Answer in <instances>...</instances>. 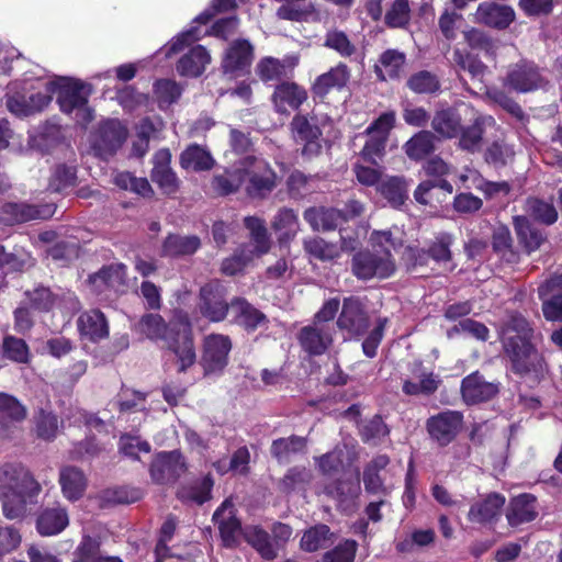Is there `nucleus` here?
<instances>
[{
	"label": "nucleus",
	"mask_w": 562,
	"mask_h": 562,
	"mask_svg": "<svg viewBox=\"0 0 562 562\" xmlns=\"http://www.w3.org/2000/svg\"><path fill=\"white\" fill-rule=\"evenodd\" d=\"M199 311L201 315L212 323L223 322L231 310V302L226 300V289L218 281H211L200 288Z\"/></svg>",
	"instance_id": "4468645a"
},
{
	"label": "nucleus",
	"mask_w": 562,
	"mask_h": 562,
	"mask_svg": "<svg viewBox=\"0 0 562 562\" xmlns=\"http://www.w3.org/2000/svg\"><path fill=\"white\" fill-rule=\"evenodd\" d=\"M304 250L313 258L321 261H329L340 256L336 244L328 243L322 237H311L303 243Z\"/></svg>",
	"instance_id": "4d7b16f0"
},
{
	"label": "nucleus",
	"mask_w": 562,
	"mask_h": 562,
	"mask_svg": "<svg viewBox=\"0 0 562 562\" xmlns=\"http://www.w3.org/2000/svg\"><path fill=\"white\" fill-rule=\"evenodd\" d=\"M188 470L179 450L158 452L149 467L151 480L157 484L176 483Z\"/></svg>",
	"instance_id": "f3484780"
},
{
	"label": "nucleus",
	"mask_w": 562,
	"mask_h": 562,
	"mask_svg": "<svg viewBox=\"0 0 562 562\" xmlns=\"http://www.w3.org/2000/svg\"><path fill=\"white\" fill-rule=\"evenodd\" d=\"M513 225L518 245L526 255H530L538 250L547 240V235L536 227L526 216H514Z\"/></svg>",
	"instance_id": "7c9ffc66"
},
{
	"label": "nucleus",
	"mask_w": 562,
	"mask_h": 562,
	"mask_svg": "<svg viewBox=\"0 0 562 562\" xmlns=\"http://www.w3.org/2000/svg\"><path fill=\"white\" fill-rule=\"evenodd\" d=\"M201 247V239L196 235L182 236L168 234L161 245V257L180 258L195 254Z\"/></svg>",
	"instance_id": "4c0bfd02"
},
{
	"label": "nucleus",
	"mask_w": 562,
	"mask_h": 562,
	"mask_svg": "<svg viewBox=\"0 0 562 562\" xmlns=\"http://www.w3.org/2000/svg\"><path fill=\"white\" fill-rule=\"evenodd\" d=\"M136 327L149 340L161 342L169 329V321H165L160 314L147 313L139 318Z\"/></svg>",
	"instance_id": "8fccbe9b"
},
{
	"label": "nucleus",
	"mask_w": 562,
	"mask_h": 562,
	"mask_svg": "<svg viewBox=\"0 0 562 562\" xmlns=\"http://www.w3.org/2000/svg\"><path fill=\"white\" fill-rule=\"evenodd\" d=\"M350 79V69L345 63H339L328 71L317 76L312 83L311 91L314 100L324 101L333 90L340 91Z\"/></svg>",
	"instance_id": "b1692460"
},
{
	"label": "nucleus",
	"mask_w": 562,
	"mask_h": 562,
	"mask_svg": "<svg viewBox=\"0 0 562 562\" xmlns=\"http://www.w3.org/2000/svg\"><path fill=\"white\" fill-rule=\"evenodd\" d=\"M26 418L25 406L13 395L0 392V425L20 423Z\"/></svg>",
	"instance_id": "864d4df0"
},
{
	"label": "nucleus",
	"mask_w": 562,
	"mask_h": 562,
	"mask_svg": "<svg viewBox=\"0 0 562 562\" xmlns=\"http://www.w3.org/2000/svg\"><path fill=\"white\" fill-rule=\"evenodd\" d=\"M505 502L506 498L501 493L491 492L486 494L484 498L471 505L468 513L469 521L481 525L495 524L501 516Z\"/></svg>",
	"instance_id": "a878e982"
},
{
	"label": "nucleus",
	"mask_w": 562,
	"mask_h": 562,
	"mask_svg": "<svg viewBox=\"0 0 562 562\" xmlns=\"http://www.w3.org/2000/svg\"><path fill=\"white\" fill-rule=\"evenodd\" d=\"M77 328L81 337L98 342L109 337V324L100 310H89L81 313L77 319Z\"/></svg>",
	"instance_id": "c85d7f7f"
},
{
	"label": "nucleus",
	"mask_w": 562,
	"mask_h": 562,
	"mask_svg": "<svg viewBox=\"0 0 562 562\" xmlns=\"http://www.w3.org/2000/svg\"><path fill=\"white\" fill-rule=\"evenodd\" d=\"M272 228L280 232L279 243H289L292 240L299 228V218L294 210L282 207L279 210L272 222Z\"/></svg>",
	"instance_id": "3c124183"
},
{
	"label": "nucleus",
	"mask_w": 562,
	"mask_h": 562,
	"mask_svg": "<svg viewBox=\"0 0 562 562\" xmlns=\"http://www.w3.org/2000/svg\"><path fill=\"white\" fill-rule=\"evenodd\" d=\"M216 160L212 153L196 143L189 144L179 156V165L186 171L204 172L214 168Z\"/></svg>",
	"instance_id": "473e14b6"
},
{
	"label": "nucleus",
	"mask_w": 562,
	"mask_h": 562,
	"mask_svg": "<svg viewBox=\"0 0 562 562\" xmlns=\"http://www.w3.org/2000/svg\"><path fill=\"white\" fill-rule=\"evenodd\" d=\"M210 61L211 56L206 48L202 45H196L178 60L176 68L182 77L196 78L204 72Z\"/></svg>",
	"instance_id": "58836bf2"
},
{
	"label": "nucleus",
	"mask_w": 562,
	"mask_h": 562,
	"mask_svg": "<svg viewBox=\"0 0 562 562\" xmlns=\"http://www.w3.org/2000/svg\"><path fill=\"white\" fill-rule=\"evenodd\" d=\"M103 557L100 540L85 535L72 553V562H100Z\"/></svg>",
	"instance_id": "13d9d810"
},
{
	"label": "nucleus",
	"mask_w": 562,
	"mask_h": 562,
	"mask_svg": "<svg viewBox=\"0 0 562 562\" xmlns=\"http://www.w3.org/2000/svg\"><path fill=\"white\" fill-rule=\"evenodd\" d=\"M91 86L80 80H74L64 85L57 94V103L60 111L70 114L74 110L82 112V123L92 121V110L88 106Z\"/></svg>",
	"instance_id": "dca6fc26"
},
{
	"label": "nucleus",
	"mask_w": 562,
	"mask_h": 562,
	"mask_svg": "<svg viewBox=\"0 0 562 562\" xmlns=\"http://www.w3.org/2000/svg\"><path fill=\"white\" fill-rule=\"evenodd\" d=\"M0 491L22 492L38 497L42 485L22 462H5L0 465Z\"/></svg>",
	"instance_id": "1a4fd4ad"
},
{
	"label": "nucleus",
	"mask_w": 562,
	"mask_h": 562,
	"mask_svg": "<svg viewBox=\"0 0 562 562\" xmlns=\"http://www.w3.org/2000/svg\"><path fill=\"white\" fill-rule=\"evenodd\" d=\"M453 244V237L451 234L442 232L435 236L434 240L430 241L427 250L429 260L432 259L438 263H446L452 260L451 246Z\"/></svg>",
	"instance_id": "e2e57ef3"
},
{
	"label": "nucleus",
	"mask_w": 562,
	"mask_h": 562,
	"mask_svg": "<svg viewBox=\"0 0 562 562\" xmlns=\"http://www.w3.org/2000/svg\"><path fill=\"white\" fill-rule=\"evenodd\" d=\"M77 184V169L75 166L66 164L57 165L48 181V190L61 193Z\"/></svg>",
	"instance_id": "6e6d98bb"
},
{
	"label": "nucleus",
	"mask_w": 562,
	"mask_h": 562,
	"mask_svg": "<svg viewBox=\"0 0 562 562\" xmlns=\"http://www.w3.org/2000/svg\"><path fill=\"white\" fill-rule=\"evenodd\" d=\"M492 249L507 263H517L520 260L519 251L514 246L510 229L506 225L494 227L491 236Z\"/></svg>",
	"instance_id": "a19ab883"
},
{
	"label": "nucleus",
	"mask_w": 562,
	"mask_h": 562,
	"mask_svg": "<svg viewBox=\"0 0 562 562\" xmlns=\"http://www.w3.org/2000/svg\"><path fill=\"white\" fill-rule=\"evenodd\" d=\"M128 136L127 127L119 119H106L98 124L92 135V148L99 157L114 155Z\"/></svg>",
	"instance_id": "f8f14e48"
},
{
	"label": "nucleus",
	"mask_w": 562,
	"mask_h": 562,
	"mask_svg": "<svg viewBox=\"0 0 562 562\" xmlns=\"http://www.w3.org/2000/svg\"><path fill=\"white\" fill-rule=\"evenodd\" d=\"M335 540V533L326 524H316L306 529L300 540V548L304 552L313 553L329 548Z\"/></svg>",
	"instance_id": "79ce46f5"
},
{
	"label": "nucleus",
	"mask_w": 562,
	"mask_h": 562,
	"mask_svg": "<svg viewBox=\"0 0 562 562\" xmlns=\"http://www.w3.org/2000/svg\"><path fill=\"white\" fill-rule=\"evenodd\" d=\"M336 325L349 340H359L368 333L370 318L360 297L351 295L344 299Z\"/></svg>",
	"instance_id": "6e6552de"
},
{
	"label": "nucleus",
	"mask_w": 562,
	"mask_h": 562,
	"mask_svg": "<svg viewBox=\"0 0 562 562\" xmlns=\"http://www.w3.org/2000/svg\"><path fill=\"white\" fill-rule=\"evenodd\" d=\"M400 262L407 273H414L428 266L429 255L425 248L408 245L403 249Z\"/></svg>",
	"instance_id": "69168bd1"
},
{
	"label": "nucleus",
	"mask_w": 562,
	"mask_h": 562,
	"mask_svg": "<svg viewBox=\"0 0 562 562\" xmlns=\"http://www.w3.org/2000/svg\"><path fill=\"white\" fill-rule=\"evenodd\" d=\"M314 479L313 472L305 465H293L278 481L279 492L291 495L295 492H306Z\"/></svg>",
	"instance_id": "ea45409f"
},
{
	"label": "nucleus",
	"mask_w": 562,
	"mask_h": 562,
	"mask_svg": "<svg viewBox=\"0 0 562 562\" xmlns=\"http://www.w3.org/2000/svg\"><path fill=\"white\" fill-rule=\"evenodd\" d=\"M463 424L462 412L446 409L427 418L426 430L432 441L445 448L457 439Z\"/></svg>",
	"instance_id": "9b49d317"
},
{
	"label": "nucleus",
	"mask_w": 562,
	"mask_h": 562,
	"mask_svg": "<svg viewBox=\"0 0 562 562\" xmlns=\"http://www.w3.org/2000/svg\"><path fill=\"white\" fill-rule=\"evenodd\" d=\"M435 134L423 130L414 134L404 144V151L411 160L420 161L435 153Z\"/></svg>",
	"instance_id": "c03bdc74"
},
{
	"label": "nucleus",
	"mask_w": 562,
	"mask_h": 562,
	"mask_svg": "<svg viewBox=\"0 0 562 562\" xmlns=\"http://www.w3.org/2000/svg\"><path fill=\"white\" fill-rule=\"evenodd\" d=\"M55 203L4 202L0 207V224L14 226L31 221H45L54 216Z\"/></svg>",
	"instance_id": "9d476101"
},
{
	"label": "nucleus",
	"mask_w": 562,
	"mask_h": 562,
	"mask_svg": "<svg viewBox=\"0 0 562 562\" xmlns=\"http://www.w3.org/2000/svg\"><path fill=\"white\" fill-rule=\"evenodd\" d=\"M308 99L307 90L295 81L283 80L276 85L271 102L279 114L297 111Z\"/></svg>",
	"instance_id": "6ab92c4d"
},
{
	"label": "nucleus",
	"mask_w": 562,
	"mask_h": 562,
	"mask_svg": "<svg viewBox=\"0 0 562 562\" xmlns=\"http://www.w3.org/2000/svg\"><path fill=\"white\" fill-rule=\"evenodd\" d=\"M214 479L211 473L188 484H181L176 492V497L182 504L203 505L212 498Z\"/></svg>",
	"instance_id": "72a5a7b5"
},
{
	"label": "nucleus",
	"mask_w": 562,
	"mask_h": 562,
	"mask_svg": "<svg viewBox=\"0 0 562 562\" xmlns=\"http://www.w3.org/2000/svg\"><path fill=\"white\" fill-rule=\"evenodd\" d=\"M536 329L518 311H507L501 325L499 341L508 369L517 376L542 374L547 367L543 353L535 344Z\"/></svg>",
	"instance_id": "f257e3e1"
},
{
	"label": "nucleus",
	"mask_w": 562,
	"mask_h": 562,
	"mask_svg": "<svg viewBox=\"0 0 562 562\" xmlns=\"http://www.w3.org/2000/svg\"><path fill=\"white\" fill-rule=\"evenodd\" d=\"M231 310L234 315V323L244 328L247 333H254L259 327L269 323L267 315L255 307L245 297L235 296L231 301Z\"/></svg>",
	"instance_id": "bb28decb"
},
{
	"label": "nucleus",
	"mask_w": 562,
	"mask_h": 562,
	"mask_svg": "<svg viewBox=\"0 0 562 562\" xmlns=\"http://www.w3.org/2000/svg\"><path fill=\"white\" fill-rule=\"evenodd\" d=\"M307 439L297 435L281 437L272 440L270 454L278 463H286L291 457L305 451Z\"/></svg>",
	"instance_id": "37998d69"
},
{
	"label": "nucleus",
	"mask_w": 562,
	"mask_h": 562,
	"mask_svg": "<svg viewBox=\"0 0 562 562\" xmlns=\"http://www.w3.org/2000/svg\"><path fill=\"white\" fill-rule=\"evenodd\" d=\"M69 525L68 510L60 503L42 507L36 515L35 528L42 537L57 536Z\"/></svg>",
	"instance_id": "5701e85b"
},
{
	"label": "nucleus",
	"mask_w": 562,
	"mask_h": 562,
	"mask_svg": "<svg viewBox=\"0 0 562 562\" xmlns=\"http://www.w3.org/2000/svg\"><path fill=\"white\" fill-rule=\"evenodd\" d=\"M548 82L540 66L528 58L509 64L502 79L503 87L516 93H530L544 89Z\"/></svg>",
	"instance_id": "39448f33"
},
{
	"label": "nucleus",
	"mask_w": 562,
	"mask_h": 562,
	"mask_svg": "<svg viewBox=\"0 0 562 562\" xmlns=\"http://www.w3.org/2000/svg\"><path fill=\"white\" fill-rule=\"evenodd\" d=\"M395 270V262L389 249H385L382 255L360 250L351 258V272L358 280L387 279L394 274Z\"/></svg>",
	"instance_id": "0eeeda50"
},
{
	"label": "nucleus",
	"mask_w": 562,
	"mask_h": 562,
	"mask_svg": "<svg viewBox=\"0 0 562 562\" xmlns=\"http://www.w3.org/2000/svg\"><path fill=\"white\" fill-rule=\"evenodd\" d=\"M25 296L29 300L30 307L40 313L50 312L57 301V295L44 285H38L33 290L25 291Z\"/></svg>",
	"instance_id": "bf43d9fd"
},
{
	"label": "nucleus",
	"mask_w": 562,
	"mask_h": 562,
	"mask_svg": "<svg viewBox=\"0 0 562 562\" xmlns=\"http://www.w3.org/2000/svg\"><path fill=\"white\" fill-rule=\"evenodd\" d=\"M407 88L417 94H436L441 87L438 76L429 70L414 72L407 79Z\"/></svg>",
	"instance_id": "5fc2aeb1"
},
{
	"label": "nucleus",
	"mask_w": 562,
	"mask_h": 562,
	"mask_svg": "<svg viewBox=\"0 0 562 562\" xmlns=\"http://www.w3.org/2000/svg\"><path fill=\"white\" fill-rule=\"evenodd\" d=\"M358 551V542L353 539H344L337 546L327 550L323 557V562H355Z\"/></svg>",
	"instance_id": "774afa93"
},
{
	"label": "nucleus",
	"mask_w": 562,
	"mask_h": 562,
	"mask_svg": "<svg viewBox=\"0 0 562 562\" xmlns=\"http://www.w3.org/2000/svg\"><path fill=\"white\" fill-rule=\"evenodd\" d=\"M303 217L313 231L323 232L335 231L344 222V215L340 210L326 206L307 207L303 213Z\"/></svg>",
	"instance_id": "e433bc0d"
},
{
	"label": "nucleus",
	"mask_w": 562,
	"mask_h": 562,
	"mask_svg": "<svg viewBox=\"0 0 562 562\" xmlns=\"http://www.w3.org/2000/svg\"><path fill=\"white\" fill-rule=\"evenodd\" d=\"M243 539L262 560L273 561L278 557V548L274 546L271 535L262 526H245Z\"/></svg>",
	"instance_id": "c9c22d12"
},
{
	"label": "nucleus",
	"mask_w": 562,
	"mask_h": 562,
	"mask_svg": "<svg viewBox=\"0 0 562 562\" xmlns=\"http://www.w3.org/2000/svg\"><path fill=\"white\" fill-rule=\"evenodd\" d=\"M256 74L265 83L270 81H280L286 76L285 65L282 60L276 57L267 56L258 61L256 66Z\"/></svg>",
	"instance_id": "680f3d73"
},
{
	"label": "nucleus",
	"mask_w": 562,
	"mask_h": 562,
	"mask_svg": "<svg viewBox=\"0 0 562 562\" xmlns=\"http://www.w3.org/2000/svg\"><path fill=\"white\" fill-rule=\"evenodd\" d=\"M233 348L232 339L224 334H209L202 340L199 364L204 376H220L225 371Z\"/></svg>",
	"instance_id": "423d86ee"
},
{
	"label": "nucleus",
	"mask_w": 562,
	"mask_h": 562,
	"mask_svg": "<svg viewBox=\"0 0 562 562\" xmlns=\"http://www.w3.org/2000/svg\"><path fill=\"white\" fill-rule=\"evenodd\" d=\"M36 437L44 441H53L58 431V418L52 412L41 408L34 417Z\"/></svg>",
	"instance_id": "0e129e2a"
},
{
	"label": "nucleus",
	"mask_w": 562,
	"mask_h": 562,
	"mask_svg": "<svg viewBox=\"0 0 562 562\" xmlns=\"http://www.w3.org/2000/svg\"><path fill=\"white\" fill-rule=\"evenodd\" d=\"M462 400L468 405H475L493 400L499 392L498 384L488 382L479 372H472L461 381Z\"/></svg>",
	"instance_id": "412c9836"
},
{
	"label": "nucleus",
	"mask_w": 562,
	"mask_h": 562,
	"mask_svg": "<svg viewBox=\"0 0 562 562\" xmlns=\"http://www.w3.org/2000/svg\"><path fill=\"white\" fill-rule=\"evenodd\" d=\"M296 338L302 350L310 357L325 355L334 342L331 330L316 323L303 326Z\"/></svg>",
	"instance_id": "aec40b11"
},
{
	"label": "nucleus",
	"mask_w": 562,
	"mask_h": 562,
	"mask_svg": "<svg viewBox=\"0 0 562 562\" xmlns=\"http://www.w3.org/2000/svg\"><path fill=\"white\" fill-rule=\"evenodd\" d=\"M254 59V47L248 40L239 38L234 41L222 60L224 74L239 76L249 71Z\"/></svg>",
	"instance_id": "4be33fe9"
},
{
	"label": "nucleus",
	"mask_w": 562,
	"mask_h": 562,
	"mask_svg": "<svg viewBox=\"0 0 562 562\" xmlns=\"http://www.w3.org/2000/svg\"><path fill=\"white\" fill-rule=\"evenodd\" d=\"M36 498L22 492L0 491L3 516L10 520L23 518L26 514L27 504L34 503Z\"/></svg>",
	"instance_id": "de8ad7c7"
},
{
	"label": "nucleus",
	"mask_w": 562,
	"mask_h": 562,
	"mask_svg": "<svg viewBox=\"0 0 562 562\" xmlns=\"http://www.w3.org/2000/svg\"><path fill=\"white\" fill-rule=\"evenodd\" d=\"M244 191L251 200H263L277 188L278 176L268 161L254 155L241 158Z\"/></svg>",
	"instance_id": "20e7f679"
},
{
	"label": "nucleus",
	"mask_w": 562,
	"mask_h": 562,
	"mask_svg": "<svg viewBox=\"0 0 562 562\" xmlns=\"http://www.w3.org/2000/svg\"><path fill=\"white\" fill-rule=\"evenodd\" d=\"M461 125L460 114L451 108L436 111L431 120L432 130L442 138L448 139L460 134Z\"/></svg>",
	"instance_id": "a18cd8bd"
},
{
	"label": "nucleus",
	"mask_w": 562,
	"mask_h": 562,
	"mask_svg": "<svg viewBox=\"0 0 562 562\" xmlns=\"http://www.w3.org/2000/svg\"><path fill=\"white\" fill-rule=\"evenodd\" d=\"M0 360L27 364L31 360L30 347L23 338L9 334L4 335L0 346Z\"/></svg>",
	"instance_id": "09e8293b"
},
{
	"label": "nucleus",
	"mask_w": 562,
	"mask_h": 562,
	"mask_svg": "<svg viewBox=\"0 0 562 562\" xmlns=\"http://www.w3.org/2000/svg\"><path fill=\"white\" fill-rule=\"evenodd\" d=\"M58 483L63 496L72 503L83 496L88 485L83 471L75 465H65L59 470Z\"/></svg>",
	"instance_id": "f704fd0d"
},
{
	"label": "nucleus",
	"mask_w": 562,
	"mask_h": 562,
	"mask_svg": "<svg viewBox=\"0 0 562 562\" xmlns=\"http://www.w3.org/2000/svg\"><path fill=\"white\" fill-rule=\"evenodd\" d=\"M210 186L217 196H228L237 193L244 188L241 159L232 167H224L222 171H216L210 181Z\"/></svg>",
	"instance_id": "cd10ccee"
},
{
	"label": "nucleus",
	"mask_w": 562,
	"mask_h": 562,
	"mask_svg": "<svg viewBox=\"0 0 562 562\" xmlns=\"http://www.w3.org/2000/svg\"><path fill=\"white\" fill-rule=\"evenodd\" d=\"M244 225L249 231L254 250L246 252L245 249H241L226 258L222 262V272L226 276L237 274L252 260L254 256L260 257L270 251L271 240L265 221L257 216H246Z\"/></svg>",
	"instance_id": "7ed1b4c3"
},
{
	"label": "nucleus",
	"mask_w": 562,
	"mask_h": 562,
	"mask_svg": "<svg viewBox=\"0 0 562 562\" xmlns=\"http://www.w3.org/2000/svg\"><path fill=\"white\" fill-rule=\"evenodd\" d=\"M413 374L415 380L405 379L403 381L402 391L405 395L429 397L437 392L441 381L434 372L427 371L419 363Z\"/></svg>",
	"instance_id": "2f4dec72"
},
{
	"label": "nucleus",
	"mask_w": 562,
	"mask_h": 562,
	"mask_svg": "<svg viewBox=\"0 0 562 562\" xmlns=\"http://www.w3.org/2000/svg\"><path fill=\"white\" fill-rule=\"evenodd\" d=\"M212 521L218 529L222 546L227 549H236L239 546V536L243 537L244 527L231 499H225L215 509Z\"/></svg>",
	"instance_id": "2eb2a0df"
},
{
	"label": "nucleus",
	"mask_w": 562,
	"mask_h": 562,
	"mask_svg": "<svg viewBox=\"0 0 562 562\" xmlns=\"http://www.w3.org/2000/svg\"><path fill=\"white\" fill-rule=\"evenodd\" d=\"M505 516L508 525L513 528L533 521L538 517L537 497L530 493H521L512 497Z\"/></svg>",
	"instance_id": "393cba45"
},
{
	"label": "nucleus",
	"mask_w": 562,
	"mask_h": 562,
	"mask_svg": "<svg viewBox=\"0 0 562 562\" xmlns=\"http://www.w3.org/2000/svg\"><path fill=\"white\" fill-rule=\"evenodd\" d=\"M153 93L158 108L165 110L180 99L182 88L172 79H158L154 82Z\"/></svg>",
	"instance_id": "603ef678"
},
{
	"label": "nucleus",
	"mask_w": 562,
	"mask_h": 562,
	"mask_svg": "<svg viewBox=\"0 0 562 562\" xmlns=\"http://www.w3.org/2000/svg\"><path fill=\"white\" fill-rule=\"evenodd\" d=\"M379 190L381 195L394 207L403 205L407 199L406 183L398 177H392L382 182Z\"/></svg>",
	"instance_id": "338daca9"
},
{
	"label": "nucleus",
	"mask_w": 562,
	"mask_h": 562,
	"mask_svg": "<svg viewBox=\"0 0 562 562\" xmlns=\"http://www.w3.org/2000/svg\"><path fill=\"white\" fill-rule=\"evenodd\" d=\"M476 15L483 24L496 30L507 29L516 18L510 5L495 2H482L479 4Z\"/></svg>",
	"instance_id": "c756f323"
},
{
	"label": "nucleus",
	"mask_w": 562,
	"mask_h": 562,
	"mask_svg": "<svg viewBox=\"0 0 562 562\" xmlns=\"http://www.w3.org/2000/svg\"><path fill=\"white\" fill-rule=\"evenodd\" d=\"M526 209L529 215L546 225H552L558 220V211L550 202L539 198H528Z\"/></svg>",
	"instance_id": "052dcab7"
},
{
	"label": "nucleus",
	"mask_w": 562,
	"mask_h": 562,
	"mask_svg": "<svg viewBox=\"0 0 562 562\" xmlns=\"http://www.w3.org/2000/svg\"><path fill=\"white\" fill-rule=\"evenodd\" d=\"M293 139L301 146V155L312 160L322 154L323 132L316 123H312L304 114H295L290 123Z\"/></svg>",
	"instance_id": "ddd939ff"
},
{
	"label": "nucleus",
	"mask_w": 562,
	"mask_h": 562,
	"mask_svg": "<svg viewBox=\"0 0 562 562\" xmlns=\"http://www.w3.org/2000/svg\"><path fill=\"white\" fill-rule=\"evenodd\" d=\"M383 23L391 30L406 31L412 22L409 0H393L383 13Z\"/></svg>",
	"instance_id": "49530a36"
},
{
	"label": "nucleus",
	"mask_w": 562,
	"mask_h": 562,
	"mask_svg": "<svg viewBox=\"0 0 562 562\" xmlns=\"http://www.w3.org/2000/svg\"><path fill=\"white\" fill-rule=\"evenodd\" d=\"M162 347L175 356L178 373H186L196 360L194 331L189 313L175 308L169 318V329L162 339Z\"/></svg>",
	"instance_id": "f03ea898"
},
{
	"label": "nucleus",
	"mask_w": 562,
	"mask_h": 562,
	"mask_svg": "<svg viewBox=\"0 0 562 562\" xmlns=\"http://www.w3.org/2000/svg\"><path fill=\"white\" fill-rule=\"evenodd\" d=\"M170 165L171 151L169 148H161L154 154L150 178L166 195H173L180 189V180Z\"/></svg>",
	"instance_id": "a211bd4d"
}]
</instances>
